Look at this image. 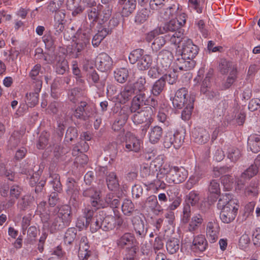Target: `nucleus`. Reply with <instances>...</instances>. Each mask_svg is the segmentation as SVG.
<instances>
[{"mask_svg": "<svg viewBox=\"0 0 260 260\" xmlns=\"http://www.w3.org/2000/svg\"><path fill=\"white\" fill-rule=\"evenodd\" d=\"M152 63V58L149 55H143L137 63L139 70L144 71L148 69Z\"/></svg>", "mask_w": 260, "mask_h": 260, "instance_id": "obj_41", "label": "nucleus"}, {"mask_svg": "<svg viewBox=\"0 0 260 260\" xmlns=\"http://www.w3.org/2000/svg\"><path fill=\"white\" fill-rule=\"evenodd\" d=\"M134 205L132 202L128 199H125L121 206L122 211L124 215L129 216L134 210Z\"/></svg>", "mask_w": 260, "mask_h": 260, "instance_id": "obj_55", "label": "nucleus"}, {"mask_svg": "<svg viewBox=\"0 0 260 260\" xmlns=\"http://www.w3.org/2000/svg\"><path fill=\"white\" fill-rule=\"evenodd\" d=\"M106 181L108 187L111 190L115 189L119 185L116 175L113 172L110 173L107 176Z\"/></svg>", "mask_w": 260, "mask_h": 260, "instance_id": "obj_48", "label": "nucleus"}, {"mask_svg": "<svg viewBox=\"0 0 260 260\" xmlns=\"http://www.w3.org/2000/svg\"><path fill=\"white\" fill-rule=\"evenodd\" d=\"M143 148V142L135 135L130 132L125 134V140L123 145V149L126 152H139Z\"/></svg>", "mask_w": 260, "mask_h": 260, "instance_id": "obj_8", "label": "nucleus"}, {"mask_svg": "<svg viewBox=\"0 0 260 260\" xmlns=\"http://www.w3.org/2000/svg\"><path fill=\"white\" fill-rule=\"evenodd\" d=\"M109 34V29H103L99 30L93 37L92 44L94 47H98L101 41Z\"/></svg>", "mask_w": 260, "mask_h": 260, "instance_id": "obj_42", "label": "nucleus"}, {"mask_svg": "<svg viewBox=\"0 0 260 260\" xmlns=\"http://www.w3.org/2000/svg\"><path fill=\"white\" fill-rule=\"evenodd\" d=\"M238 179H240V178H237L234 180L231 175H224L221 177V183L226 189H230L234 184L237 185L236 181Z\"/></svg>", "mask_w": 260, "mask_h": 260, "instance_id": "obj_50", "label": "nucleus"}, {"mask_svg": "<svg viewBox=\"0 0 260 260\" xmlns=\"http://www.w3.org/2000/svg\"><path fill=\"white\" fill-rule=\"evenodd\" d=\"M144 54V50L141 49H137L132 51L128 56L129 60L132 64L138 62L141 57Z\"/></svg>", "mask_w": 260, "mask_h": 260, "instance_id": "obj_51", "label": "nucleus"}, {"mask_svg": "<svg viewBox=\"0 0 260 260\" xmlns=\"http://www.w3.org/2000/svg\"><path fill=\"white\" fill-rule=\"evenodd\" d=\"M146 95L143 92H140L135 96L131 103L130 110L131 112H136L141 107L145 105Z\"/></svg>", "mask_w": 260, "mask_h": 260, "instance_id": "obj_25", "label": "nucleus"}, {"mask_svg": "<svg viewBox=\"0 0 260 260\" xmlns=\"http://www.w3.org/2000/svg\"><path fill=\"white\" fill-rule=\"evenodd\" d=\"M84 215L86 218V224L90 225V230L92 233H95L101 229V224L104 215L103 211L96 212L89 208H86L84 211Z\"/></svg>", "mask_w": 260, "mask_h": 260, "instance_id": "obj_4", "label": "nucleus"}, {"mask_svg": "<svg viewBox=\"0 0 260 260\" xmlns=\"http://www.w3.org/2000/svg\"><path fill=\"white\" fill-rule=\"evenodd\" d=\"M80 2L81 0H67V7L69 10L72 11L73 16H76L83 11L84 9L79 5Z\"/></svg>", "mask_w": 260, "mask_h": 260, "instance_id": "obj_36", "label": "nucleus"}, {"mask_svg": "<svg viewBox=\"0 0 260 260\" xmlns=\"http://www.w3.org/2000/svg\"><path fill=\"white\" fill-rule=\"evenodd\" d=\"M134 114L131 119L135 125H139L146 123V128H143L142 131L145 133L147 127L152 122V116L154 114V111L151 107H146L140 111H137L133 112Z\"/></svg>", "mask_w": 260, "mask_h": 260, "instance_id": "obj_5", "label": "nucleus"}, {"mask_svg": "<svg viewBox=\"0 0 260 260\" xmlns=\"http://www.w3.org/2000/svg\"><path fill=\"white\" fill-rule=\"evenodd\" d=\"M174 167L170 164H160L158 166L159 172L160 174L168 175L170 176Z\"/></svg>", "mask_w": 260, "mask_h": 260, "instance_id": "obj_63", "label": "nucleus"}, {"mask_svg": "<svg viewBox=\"0 0 260 260\" xmlns=\"http://www.w3.org/2000/svg\"><path fill=\"white\" fill-rule=\"evenodd\" d=\"M193 98L188 94V90L185 87L179 89L175 93L174 97L171 100L173 106L178 109H182L189 102V100Z\"/></svg>", "mask_w": 260, "mask_h": 260, "instance_id": "obj_10", "label": "nucleus"}, {"mask_svg": "<svg viewBox=\"0 0 260 260\" xmlns=\"http://www.w3.org/2000/svg\"><path fill=\"white\" fill-rule=\"evenodd\" d=\"M112 6L105 4V6L99 4L95 8H89L87 10V17L90 21L93 23L104 24L111 16Z\"/></svg>", "mask_w": 260, "mask_h": 260, "instance_id": "obj_3", "label": "nucleus"}, {"mask_svg": "<svg viewBox=\"0 0 260 260\" xmlns=\"http://www.w3.org/2000/svg\"><path fill=\"white\" fill-rule=\"evenodd\" d=\"M195 63L193 60L187 59L181 56L175 60L173 65V71L174 72H177L180 71L190 70L194 68Z\"/></svg>", "mask_w": 260, "mask_h": 260, "instance_id": "obj_15", "label": "nucleus"}, {"mask_svg": "<svg viewBox=\"0 0 260 260\" xmlns=\"http://www.w3.org/2000/svg\"><path fill=\"white\" fill-rule=\"evenodd\" d=\"M72 154L74 156H76L74 162H87L88 161V156L82 152L79 146L77 144L74 146Z\"/></svg>", "mask_w": 260, "mask_h": 260, "instance_id": "obj_38", "label": "nucleus"}, {"mask_svg": "<svg viewBox=\"0 0 260 260\" xmlns=\"http://www.w3.org/2000/svg\"><path fill=\"white\" fill-rule=\"evenodd\" d=\"M153 42L151 44V48L153 51L157 52L159 50L166 44V38L162 36H156L152 40Z\"/></svg>", "mask_w": 260, "mask_h": 260, "instance_id": "obj_45", "label": "nucleus"}, {"mask_svg": "<svg viewBox=\"0 0 260 260\" xmlns=\"http://www.w3.org/2000/svg\"><path fill=\"white\" fill-rule=\"evenodd\" d=\"M178 23L176 21V19H172L169 22L165 24L164 26L157 27L153 30L148 32L145 35V40L147 42H151L152 40L158 35L162 34L167 31L175 32L178 30H182Z\"/></svg>", "mask_w": 260, "mask_h": 260, "instance_id": "obj_6", "label": "nucleus"}, {"mask_svg": "<svg viewBox=\"0 0 260 260\" xmlns=\"http://www.w3.org/2000/svg\"><path fill=\"white\" fill-rule=\"evenodd\" d=\"M220 226L216 220H212L207 223L206 235L211 243L215 242L218 239Z\"/></svg>", "mask_w": 260, "mask_h": 260, "instance_id": "obj_16", "label": "nucleus"}, {"mask_svg": "<svg viewBox=\"0 0 260 260\" xmlns=\"http://www.w3.org/2000/svg\"><path fill=\"white\" fill-rule=\"evenodd\" d=\"M192 137L194 138L195 141L199 144H205L209 140V134L204 128H199L192 132Z\"/></svg>", "mask_w": 260, "mask_h": 260, "instance_id": "obj_27", "label": "nucleus"}, {"mask_svg": "<svg viewBox=\"0 0 260 260\" xmlns=\"http://www.w3.org/2000/svg\"><path fill=\"white\" fill-rule=\"evenodd\" d=\"M98 68L101 72H107L112 67L113 61L112 58L106 53L99 54L95 60Z\"/></svg>", "mask_w": 260, "mask_h": 260, "instance_id": "obj_13", "label": "nucleus"}, {"mask_svg": "<svg viewBox=\"0 0 260 260\" xmlns=\"http://www.w3.org/2000/svg\"><path fill=\"white\" fill-rule=\"evenodd\" d=\"M49 134L46 132H43L41 134L37 147L39 149H43L46 147L48 143V138Z\"/></svg>", "mask_w": 260, "mask_h": 260, "instance_id": "obj_58", "label": "nucleus"}, {"mask_svg": "<svg viewBox=\"0 0 260 260\" xmlns=\"http://www.w3.org/2000/svg\"><path fill=\"white\" fill-rule=\"evenodd\" d=\"M115 80L119 83H124L128 77V71L126 68L117 69L114 73Z\"/></svg>", "mask_w": 260, "mask_h": 260, "instance_id": "obj_40", "label": "nucleus"}, {"mask_svg": "<svg viewBox=\"0 0 260 260\" xmlns=\"http://www.w3.org/2000/svg\"><path fill=\"white\" fill-rule=\"evenodd\" d=\"M248 149L252 152L257 153L260 151V135H251L248 138Z\"/></svg>", "mask_w": 260, "mask_h": 260, "instance_id": "obj_29", "label": "nucleus"}, {"mask_svg": "<svg viewBox=\"0 0 260 260\" xmlns=\"http://www.w3.org/2000/svg\"><path fill=\"white\" fill-rule=\"evenodd\" d=\"M178 7H176L175 5L167 8L164 13L165 19H170L174 16H176L178 13Z\"/></svg>", "mask_w": 260, "mask_h": 260, "instance_id": "obj_62", "label": "nucleus"}, {"mask_svg": "<svg viewBox=\"0 0 260 260\" xmlns=\"http://www.w3.org/2000/svg\"><path fill=\"white\" fill-rule=\"evenodd\" d=\"M219 69L222 74L232 73L233 71H237V67L232 62L226 59H222L219 64Z\"/></svg>", "mask_w": 260, "mask_h": 260, "instance_id": "obj_31", "label": "nucleus"}, {"mask_svg": "<svg viewBox=\"0 0 260 260\" xmlns=\"http://www.w3.org/2000/svg\"><path fill=\"white\" fill-rule=\"evenodd\" d=\"M258 172V167L256 164H252L245 171L242 173L240 179L236 181L237 186L241 188L245 182L255 175Z\"/></svg>", "mask_w": 260, "mask_h": 260, "instance_id": "obj_20", "label": "nucleus"}, {"mask_svg": "<svg viewBox=\"0 0 260 260\" xmlns=\"http://www.w3.org/2000/svg\"><path fill=\"white\" fill-rule=\"evenodd\" d=\"M200 199L199 193L197 191L192 190L186 196V204L194 206L199 203Z\"/></svg>", "mask_w": 260, "mask_h": 260, "instance_id": "obj_46", "label": "nucleus"}, {"mask_svg": "<svg viewBox=\"0 0 260 260\" xmlns=\"http://www.w3.org/2000/svg\"><path fill=\"white\" fill-rule=\"evenodd\" d=\"M213 74V70L210 69L206 74V77L202 82L201 91L204 94H207L208 92L209 91V89L211 87V80Z\"/></svg>", "mask_w": 260, "mask_h": 260, "instance_id": "obj_37", "label": "nucleus"}, {"mask_svg": "<svg viewBox=\"0 0 260 260\" xmlns=\"http://www.w3.org/2000/svg\"><path fill=\"white\" fill-rule=\"evenodd\" d=\"M163 134L162 128L158 125L151 126L148 130V138L151 144H155L159 142Z\"/></svg>", "mask_w": 260, "mask_h": 260, "instance_id": "obj_23", "label": "nucleus"}, {"mask_svg": "<svg viewBox=\"0 0 260 260\" xmlns=\"http://www.w3.org/2000/svg\"><path fill=\"white\" fill-rule=\"evenodd\" d=\"M56 60L57 62L55 64L56 72L62 75L69 68L68 61L63 57H59L58 59L56 58Z\"/></svg>", "mask_w": 260, "mask_h": 260, "instance_id": "obj_47", "label": "nucleus"}, {"mask_svg": "<svg viewBox=\"0 0 260 260\" xmlns=\"http://www.w3.org/2000/svg\"><path fill=\"white\" fill-rule=\"evenodd\" d=\"M91 33V25L84 24L75 34L73 40L75 43L72 46L73 52H76V57H78L80 53L89 44Z\"/></svg>", "mask_w": 260, "mask_h": 260, "instance_id": "obj_2", "label": "nucleus"}, {"mask_svg": "<svg viewBox=\"0 0 260 260\" xmlns=\"http://www.w3.org/2000/svg\"><path fill=\"white\" fill-rule=\"evenodd\" d=\"M87 103L84 101L80 102L79 105L76 108L74 112V115L78 119L86 120L87 118L91 116L87 107Z\"/></svg>", "mask_w": 260, "mask_h": 260, "instance_id": "obj_24", "label": "nucleus"}, {"mask_svg": "<svg viewBox=\"0 0 260 260\" xmlns=\"http://www.w3.org/2000/svg\"><path fill=\"white\" fill-rule=\"evenodd\" d=\"M39 94L34 92L27 93L26 94L25 102L28 107L32 108L37 105L39 102Z\"/></svg>", "mask_w": 260, "mask_h": 260, "instance_id": "obj_49", "label": "nucleus"}, {"mask_svg": "<svg viewBox=\"0 0 260 260\" xmlns=\"http://www.w3.org/2000/svg\"><path fill=\"white\" fill-rule=\"evenodd\" d=\"M173 55L172 53L167 50H161L158 55V66L165 72L170 68L172 63Z\"/></svg>", "mask_w": 260, "mask_h": 260, "instance_id": "obj_14", "label": "nucleus"}, {"mask_svg": "<svg viewBox=\"0 0 260 260\" xmlns=\"http://www.w3.org/2000/svg\"><path fill=\"white\" fill-rule=\"evenodd\" d=\"M244 194L247 197H254L258 194L257 183L252 181L244 190Z\"/></svg>", "mask_w": 260, "mask_h": 260, "instance_id": "obj_54", "label": "nucleus"}, {"mask_svg": "<svg viewBox=\"0 0 260 260\" xmlns=\"http://www.w3.org/2000/svg\"><path fill=\"white\" fill-rule=\"evenodd\" d=\"M69 100L73 103L77 102L80 96V90L79 89L74 88L69 90L68 93Z\"/></svg>", "mask_w": 260, "mask_h": 260, "instance_id": "obj_64", "label": "nucleus"}, {"mask_svg": "<svg viewBox=\"0 0 260 260\" xmlns=\"http://www.w3.org/2000/svg\"><path fill=\"white\" fill-rule=\"evenodd\" d=\"M194 101V98H192L189 100V102L187 105H186L184 107L185 108L183 110L181 113V118L184 120H188L192 113V110L193 108V103Z\"/></svg>", "mask_w": 260, "mask_h": 260, "instance_id": "obj_43", "label": "nucleus"}, {"mask_svg": "<svg viewBox=\"0 0 260 260\" xmlns=\"http://www.w3.org/2000/svg\"><path fill=\"white\" fill-rule=\"evenodd\" d=\"M187 175V172L183 167L175 166L169 177L172 182L179 184L184 181Z\"/></svg>", "mask_w": 260, "mask_h": 260, "instance_id": "obj_18", "label": "nucleus"}, {"mask_svg": "<svg viewBox=\"0 0 260 260\" xmlns=\"http://www.w3.org/2000/svg\"><path fill=\"white\" fill-rule=\"evenodd\" d=\"M22 135L19 131H14L11 135L9 140V147L12 149L18 146L21 141Z\"/></svg>", "mask_w": 260, "mask_h": 260, "instance_id": "obj_44", "label": "nucleus"}, {"mask_svg": "<svg viewBox=\"0 0 260 260\" xmlns=\"http://www.w3.org/2000/svg\"><path fill=\"white\" fill-rule=\"evenodd\" d=\"M137 236L142 238L146 235L147 230L145 228L144 221L139 216L134 217L132 219Z\"/></svg>", "mask_w": 260, "mask_h": 260, "instance_id": "obj_26", "label": "nucleus"}, {"mask_svg": "<svg viewBox=\"0 0 260 260\" xmlns=\"http://www.w3.org/2000/svg\"><path fill=\"white\" fill-rule=\"evenodd\" d=\"M135 88L132 84L124 86L118 95V99L121 104H125L134 95Z\"/></svg>", "mask_w": 260, "mask_h": 260, "instance_id": "obj_22", "label": "nucleus"}, {"mask_svg": "<svg viewBox=\"0 0 260 260\" xmlns=\"http://www.w3.org/2000/svg\"><path fill=\"white\" fill-rule=\"evenodd\" d=\"M86 80L89 84H93L99 82L100 77L95 70L93 68H90V70L87 71Z\"/></svg>", "mask_w": 260, "mask_h": 260, "instance_id": "obj_53", "label": "nucleus"}, {"mask_svg": "<svg viewBox=\"0 0 260 260\" xmlns=\"http://www.w3.org/2000/svg\"><path fill=\"white\" fill-rule=\"evenodd\" d=\"M203 222L202 216L200 214H197L192 217L190 221L188 231L191 233H194L202 225Z\"/></svg>", "mask_w": 260, "mask_h": 260, "instance_id": "obj_33", "label": "nucleus"}, {"mask_svg": "<svg viewBox=\"0 0 260 260\" xmlns=\"http://www.w3.org/2000/svg\"><path fill=\"white\" fill-rule=\"evenodd\" d=\"M207 245V241L205 236L203 235H199L194 237L190 248L192 251L198 253L204 251Z\"/></svg>", "mask_w": 260, "mask_h": 260, "instance_id": "obj_19", "label": "nucleus"}, {"mask_svg": "<svg viewBox=\"0 0 260 260\" xmlns=\"http://www.w3.org/2000/svg\"><path fill=\"white\" fill-rule=\"evenodd\" d=\"M217 208L220 210V218L225 223H229L235 219L239 205L236 199L230 193L222 194L218 201Z\"/></svg>", "mask_w": 260, "mask_h": 260, "instance_id": "obj_1", "label": "nucleus"}, {"mask_svg": "<svg viewBox=\"0 0 260 260\" xmlns=\"http://www.w3.org/2000/svg\"><path fill=\"white\" fill-rule=\"evenodd\" d=\"M134 237L130 233H125L120 237L116 241L117 246L121 248L132 247Z\"/></svg>", "mask_w": 260, "mask_h": 260, "instance_id": "obj_30", "label": "nucleus"}, {"mask_svg": "<svg viewBox=\"0 0 260 260\" xmlns=\"http://www.w3.org/2000/svg\"><path fill=\"white\" fill-rule=\"evenodd\" d=\"M136 0H119V9L123 17H127L136 7Z\"/></svg>", "mask_w": 260, "mask_h": 260, "instance_id": "obj_17", "label": "nucleus"}, {"mask_svg": "<svg viewBox=\"0 0 260 260\" xmlns=\"http://www.w3.org/2000/svg\"><path fill=\"white\" fill-rule=\"evenodd\" d=\"M241 156V152L239 149L236 148L230 149L228 157L232 162H235L239 160Z\"/></svg>", "mask_w": 260, "mask_h": 260, "instance_id": "obj_60", "label": "nucleus"}, {"mask_svg": "<svg viewBox=\"0 0 260 260\" xmlns=\"http://www.w3.org/2000/svg\"><path fill=\"white\" fill-rule=\"evenodd\" d=\"M77 230L74 228H69L64 234V241L66 244H71L75 240Z\"/></svg>", "mask_w": 260, "mask_h": 260, "instance_id": "obj_52", "label": "nucleus"}, {"mask_svg": "<svg viewBox=\"0 0 260 260\" xmlns=\"http://www.w3.org/2000/svg\"><path fill=\"white\" fill-rule=\"evenodd\" d=\"M34 200V198L29 195L23 196L18 203V205L22 210H25L29 206Z\"/></svg>", "mask_w": 260, "mask_h": 260, "instance_id": "obj_57", "label": "nucleus"}, {"mask_svg": "<svg viewBox=\"0 0 260 260\" xmlns=\"http://www.w3.org/2000/svg\"><path fill=\"white\" fill-rule=\"evenodd\" d=\"M204 1L205 0H189V7L191 9L195 11L198 13L201 14L202 13V4L204 2Z\"/></svg>", "mask_w": 260, "mask_h": 260, "instance_id": "obj_56", "label": "nucleus"}, {"mask_svg": "<svg viewBox=\"0 0 260 260\" xmlns=\"http://www.w3.org/2000/svg\"><path fill=\"white\" fill-rule=\"evenodd\" d=\"M237 78V71L234 70L229 74L226 81L224 83L223 86L225 89L230 88L235 82Z\"/></svg>", "mask_w": 260, "mask_h": 260, "instance_id": "obj_61", "label": "nucleus"}, {"mask_svg": "<svg viewBox=\"0 0 260 260\" xmlns=\"http://www.w3.org/2000/svg\"><path fill=\"white\" fill-rule=\"evenodd\" d=\"M166 81L164 77L156 80L153 84L151 92L154 96L159 95L164 90Z\"/></svg>", "mask_w": 260, "mask_h": 260, "instance_id": "obj_34", "label": "nucleus"}, {"mask_svg": "<svg viewBox=\"0 0 260 260\" xmlns=\"http://www.w3.org/2000/svg\"><path fill=\"white\" fill-rule=\"evenodd\" d=\"M115 219L112 215H103L102 219L101 229L105 231H108L113 230L115 227Z\"/></svg>", "mask_w": 260, "mask_h": 260, "instance_id": "obj_35", "label": "nucleus"}, {"mask_svg": "<svg viewBox=\"0 0 260 260\" xmlns=\"http://www.w3.org/2000/svg\"><path fill=\"white\" fill-rule=\"evenodd\" d=\"M87 238L85 236L81 237L79 243L78 257L80 260H87L91 255Z\"/></svg>", "mask_w": 260, "mask_h": 260, "instance_id": "obj_21", "label": "nucleus"}, {"mask_svg": "<svg viewBox=\"0 0 260 260\" xmlns=\"http://www.w3.org/2000/svg\"><path fill=\"white\" fill-rule=\"evenodd\" d=\"M183 33L182 30H178L168 34L166 36V38L171 44L179 47V44L183 40Z\"/></svg>", "mask_w": 260, "mask_h": 260, "instance_id": "obj_32", "label": "nucleus"}, {"mask_svg": "<svg viewBox=\"0 0 260 260\" xmlns=\"http://www.w3.org/2000/svg\"><path fill=\"white\" fill-rule=\"evenodd\" d=\"M44 226H47L50 232L53 233L68 226L61 218L56 215H46L41 217Z\"/></svg>", "mask_w": 260, "mask_h": 260, "instance_id": "obj_7", "label": "nucleus"}, {"mask_svg": "<svg viewBox=\"0 0 260 260\" xmlns=\"http://www.w3.org/2000/svg\"><path fill=\"white\" fill-rule=\"evenodd\" d=\"M208 190L211 195H218L220 192L219 183L215 180H212L209 186Z\"/></svg>", "mask_w": 260, "mask_h": 260, "instance_id": "obj_59", "label": "nucleus"}, {"mask_svg": "<svg viewBox=\"0 0 260 260\" xmlns=\"http://www.w3.org/2000/svg\"><path fill=\"white\" fill-rule=\"evenodd\" d=\"M166 248L170 254L176 253L180 249L179 240L175 238L169 239L166 243Z\"/></svg>", "mask_w": 260, "mask_h": 260, "instance_id": "obj_39", "label": "nucleus"}, {"mask_svg": "<svg viewBox=\"0 0 260 260\" xmlns=\"http://www.w3.org/2000/svg\"><path fill=\"white\" fill-rule=\"evenodd\" d=\"M198 47L193 43L189 39L183 40L181 56L187 59H192L197 56L199 52Z\"/></svg>", "mask_w": 260, "mask_h": 260, "instance_id": "obj_12", "label": "nucleus"}, {"mask_svg": "<svg viewBox=\"0 0 260 260\" xmlns=\"http://www.w3.org/2000/svg\"><path fill=\"white\" fill-rule=\"evenodd\" d=\"M56 215L61 218L67 226H69L72 219L71 207L68 205L63 206Z\"/></svg>", "mask_w": 260, "mask_h": 260, "instance_id": "obj_28", "label": "nucleus"}, {"mask_svg": "<svg viewBox=\"0 0 260 260\" xmlns=\"http://www.w3.org/2000/svg\"><path fill=\"white\" fill-rule=\"evenodd\" d=\"M82 195L89 199V202L92 207L96 209L105 207V205L102 203L101 191L95 188L91 187L83 189Z\"/></svg>", "mask_w": 260, "mask_h": 260, "instance_id": "obj_9", "label": "nucleus"}, {"mask_svg": "<svg viewBox=\"0 0 260 260\" xmlns=\"http://www.w3.org/2000/svg\"><path fill=\"white\" fill-rule=\"evenodd\" d=\"M183 142V138L179 132L176 131L174 133L168 132L164 137L163 145L167 148H169L173 145L177 149L180 147Z\"/></svg>", "mask_w": 260, "mask_h": 260, "instance_id": "obj_11", "label": "nucleus"}]
</instances>
